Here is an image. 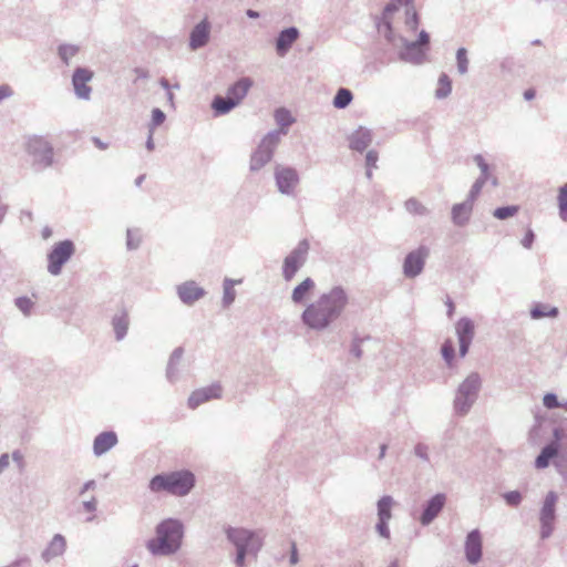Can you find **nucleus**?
Masks as SVG:
<instances>
[{
  "instance_id": "50",
  "label": "nucleus",
  "mask_w": 567,
  "mask_h": 567,
  "mask_svg": "<svg viewBox=\"0 0 567 567\" xmlns=\"http://www.w3.org/2000/svg\"><path fill=\"white\" fill-rule=\"evenodd\" d=\"M518 212L517 206H502L494 210V217L498 219H506L508 217L514 216Z\"/></svg>"
},
{
  "instance_id": "20",
  "label": "nucleus",
  "mask_w": 567,
  "mask_h": 567,
  "mask_svg": "<svg viewBox=\"0 0 567 567\" xmlns=\"http://www.w3.org/2000/svg\"><path fill=\"white\" fill-rule=\"evenodd\" d=\"M205 295L206 290L193 280L185 281L177 287V296H179V300L188 307Z\"/></svg>"
},
{
  "instance_id": "37",
  "label": "nucleus",
  "mask_w": 567,
  "mask_h": 567,
  "mask_svg": "<svg viewBox=\"0 0 567 567\" xmlns=\"http://www.w3.org/2000/svg\"><path fill=\"white\" fill-rule=\"evenodd\" d=\"M452 92V81L446 73L439 76V87L435 91V97L439 100L447 97Z\"/></svg>"
},
{
  "instance_id": "54",
  "label": "nucleus",
  "mask_w": 567,
  "mask_h": 567,
  "mask_svg": "<svg viewBox=\"0 0 567 567\" xmlns=\"http://www.w3.org/2000/svg\"><path fill=\"white\" fill-rule=\"evenodd\" d=\"M126 246L130 250H135L141 246V238L135 239L133 230L130 228L126 230Z\"/></svg>"
},
{
  "instance_id": "31",
  "label": "nucleus",
  "mask_w": 567,
  "mask_h": 567,
  "mask_svg": "<svg viewBox=\"0 0 567 567\" xmlns=\"http://www.w3.org/2000/svg\"><path fill=\"white\" fill-rule=\"evenodd\" d=\"M559 315L558 308L556 306H549V303L545 302H536L530 310V317L534 320H539L543 318H557Z\"/></svg>"
},
{
  "instance_id": "64",
  "label": "nucleus",
  "mask_w": 567,
  "mask_h": 567,
  "mask_svg": "<svg viewBox=\"0 0 567 567\" xmlns=\"http://www.w3.org/2000/svg\"><path fill=\"white\" fill-rule=\"evenodd\" d=\"M92 142L100 150H106L109 146L106 142L102 141L100 137L96 136L92 137Z\"/></svg>"
},
{
  "instance_id": "47",
  "label": "nucleus",
  "mask_w": 567,
  "mask_h": 567,
  "mask_svg": "<svg viewBox=\"0 0 567 567\" xmlns=\"http://www.w3.org/2000/svg\"><path fill=\"white\" fill-rule=\"evenodd\" d=\"M502 498L504 499L506 505L511 507L519 506L523 501V496L518 489H513L512 492H504Z\"/></svg>"
},
{
  "instance_id": "59",
  "label": "nucleus",
  "mask_w": 567,
  "mask_h": 567,
  "mask_svg": "<svg viewBox=\"0 0 567 567\" xmlns=\"http://www.w3.org/2000/svg\"><path fill=\"white\" fill-rule=\"evenodd\" d=\"M480 193H481V189L472 184V186H471V188H470V190H468V193L466 195L465 202L473 206L474 202L480 196Z\"/></svg>"
},
{
  "instance_id": "18",
  "label": "nucleus",
  "mask_w": 567,
  "mask_h": 567,
  "mask_svg": "<svg viewBox=\"0 0 567 567\" xmlns=\"http://www.w3.org/2000/svg\"><path fill=\"white\" fill-rule=\"evenodd\" d=\"M221 396V386L218 383L212 384L206 388L195 390L190 393L187 400V405L190 409H196L200 404L208 402L213 399H219Z\"/></svg>"
},
{
  "instance_id": "5",
  "label": "nucleus",
  "mask_w": 567,
  "mask_h": 567,
  "mask_svg": "<svg viewBox=\"0 0 567 567\" xmlns=\"http://www.w3.org/2000/svg\"><path fill=\"white\" fill-rule=\"evenodd\" d=\"M482 388L480 373L471 372L462 380L454 398V411L458 415H466L478 398Z\"/></svg>"
},
{
  "instance_id": "4",
  "label": "nucleus",
  "mask_w": 567,
  "mask_h": 567,
  "mask_svg": "<svg viewBox=\"0 0 567 567\" xmlns=\"http://www.w3.org/2000/svg\"><path fill=\"white\" fill-rule=\"evenodd\" d=\"M195 482L196 478L193 472L181 470L153 476L148 482V488L152 493L165 491L171 495L186 496L195 486Z\"/></svg>"
},
{
  "instance_id": "9",
  "label": "nucleus",
  "mask_w": 567,
  "mask_h": 567,
  "mask_svg": "<svg viewBox=\"0 0 567 567\" xmlns=\"http://www.w3.org/2000/svg\"><path fill=\"white\" fill-rule=\"evenodd\" d=\"M309 249L308 240L303 239L284 258V278L286 281L291 280L306 262Z\"/></svg>"
},
{
  "instance_id": "2",
  "label": "nucleus",
  "mask_w": 567,
  "mask_h": 567,
  "mask_svg": "<svg viewBox=\"0 0 567 567\" xmlns=\"http://www.w3.org/2000/svg\"><path fill=\"white\" fill-rule=\"evenodd\" d=\"M184 536V525L178 518H165L155 527V537L146 542L154 556H171L178 551Z\"/></svg>"
},
{
  "instance_id": "49",
  "label": "nucleus",
  "mask_w": 567,
  "mask_h": 567,
  "mask_svg": "<svg viewBox=\"0 0 567 567\" xmlns=\"http://www.w3.org/2000/svg\"><path fill=\"white\" fill-rule=\"evenodd\" d=\"M456 60H457L458 72L461 74H465L467 72L468 60L466 56V49L464 47H461L460 49H457Z\"/></svg>"
},
{
  "instance_id": "8",
  "label": "nucleus",
  "mask_w": 567,
  "mask_h": 567,
  "mask_svg": "<svg viewBox=\"0 0 567 567\" xmlns=\"http://www.w3.org/2000/svg\"><path fill=\"white\" fill-rule=\"evenodd\" d=\"M75 247L72 240L55 244L48 254V271L52 276L61 275L63 266L72 258Z\"/></svg>"
},
{
  "instance_id": "52",
  "label": "nucleus",
  "mask_w": 567,
  "mask_h": 567,
  "mask_svg": "<svg viewBox=\"0 0 567 567\" xmlns=\"http://www.w3.org/2000/svg\"><path fill=\"white\" fill-rule=\"evenodd\" d=\"M543 405L547 409H556L561 406V401L555 393H546L543 396Z\"/></svg>"
},
{
  "instance_id": "39",
  "label": "nucleus",
  "mask_w": 567,
  "mask_h": 567,
  "mask_svg": "<svg viewBox=\"0 0 567 567\" xmlns=\"http://www.w3.org/2000/svg\"><path fill=\"white\" fill-rule=\"evenodd\" d=\"M275 118H276V123L280 126L279 130H285L286 132H287V127L290 126L292 124V122L295 121V118L292 117L290 112L285 107H280V109L276 110Z\"/></svg>"
},
{
  "instance_id": "63",
  "label": "nucleus",
  "mask_w": 567,
  "mask_h": 567,
  "mask_svg": "<svg viewBox=\"0 0 567 567\" xmlns=\"http://www.w3.org/2000/svg\"><path fill=\"white\" fill-rule=\"evenodd\" d=\"M298 559H299L298 550H297L296 544L292 543L291 544L290 555H289V561H290V564H297Z\"/></svg>"
},
{
  "instance_id": "56",
  "label": "nucleus",
  "mask_w": 567,
  "mask_h": 567,
  "mask_svg": "<svg viewBox=\"0 0 567 567\" xmlns=\"http://www.w3.org/2000/svg\"><path fill=\"white\" fill-rule=\"evenodd\" d=\"M361 341L362 339L359 337H354L353 341L351 343L350 353L354 355L357 359H360L362 357V350H361Z\"/></svg>"
},
{
  "instance_id": "61",
  "label": "nucleus",
  "mask_w": 567,
  "mask_h": 567,
  "mask_svg": "<svg viewBox=\"0 0 567 567\" xmlns=\"http://www.w3.org/2000/svg\"><path fill=\"white\" fill-rule=\"evenodd\" d=\"M83 508L85 512L94 513L97 509V501L92 497L90 501L83 502Z\"/></svg>"
},
{
  "instance_id": "57",
  "label": "nucleus",
  "mask_w": 567,
  "mask_h": 567,
  "mask_svg": "<svg viewBox=\"0 0 567 567\" xmlns=\"http://www.w3.org/2000/svg\"><path fill=\"white\" fill-rule=\"evenodd\" d=\"M431 41V37L429 35L427 31L422 30L419 34L417 40L414 42L417 43L421 48H425L429 50V42Z\"/></svg>"
},
{
  "instance_id": "32",
  "label": "nucleus",
  "mask_w": 567,
  "mask_h": 567,
  "mask_svg": "<svg viewBox=\"0 0 567 567\" xmlns=\"http://www.w3.org/2000/svg\"><path fill=\"white\" fill-rule=\"evenodd\" d=\"M241 284V280H234L225 278L223 281V298L221 306L224 309H228L236 299L235 285Z\"/></svg>"
},
{
  "instance_id": "29",
  "label": "nucleus",
  "mask_w": 567,
  "mask_h": 567,
  "mask_svg": "<svg viewBox=\"0 0 567 567\" xmlns=\"http://www.w3.org/2000/svg\"><path fill=\"white\" fill-rule=\"evenodd\" d=\"M66 542L62 535H55L49 546L42 551L41 556L45 561L62 555L65 551Z\"/></svg>"
},
{
  "instance_id": "7",
  "label": "nucleus",
  "mask_w": 567,
  "mask_h": 567,
  "mask_svg": "<svg viewBox=\"0 0 567 567\" xmlns=\"http://www.w3.org/2000/svg\"><path fill=\"white\" fill-rule=\"evenodd\" d=\"M25 151L32 157L35 171L47 169L54 164L53 145L44 136H29L25 142Z\"/></svg>"
},
{
  "instance_id": "55",
  "label": "nucleus",
  "mask_w": 567,
  "mask_h": 567,
  "mask_svg": "<svg viewBox=\"0 0 567 567\" xmlns=\"http://www.w3.org/2000/svg\"><path fill=\"white\" fill-rule=\"evenodd\" d=\"M379 158V154L374 150H370L365 154V165L368 168H373L377 166V161Z\"/></svg>"
},
{
  "instance_id": "12",
  "label": "nucleus",
  "mask_w": 567,
  "mask_h": 567,
  "mask_svg": "<svg viewBox=\"0 0 567 567\" xmlns=\"http://www.w3.org/2000/svg\"><path fill=\"white\" fill-rule=\"evenodd\" d=\"M274 176L278 190L284 196H293L295 189L300 182L298 172L289 166L277 165Z\"/></svg>"
},
{
  "instance_id": "48",
  "label": "nucleus",
  "mask_w": 567,
  "mask_h": 567,
  "mask_svg": "<svg viewBox=\"0 0 567 567\" xmlns=\"http://www.w3.org/2000/svg\"><path fill=\"white\" fill-rule=\"evenodd\" d=\"M405 209L415 215H425L427 209L424 205H422L417 199L410 198L404 204Z\"/></svg>"
},
{
  "instance_id": "1",
  "label": "nucleus",
  "mask_w": 567,
  "mask_h": 567,
  "mask_svg": "<svg viewBox=\"0 0 567 567\" xmlns=\"http://www.w3.org/2000/svg\"><path fill=\"white\" fill-rule=\"evenodd\" d=\"M350 302V296L342 286H333L319 298L307 305L301 313L302 323L311 330L323 331L339 320Z\"/></svg>"
},
{
  "instance_id": "17",
  "label": "nucleus",
  "mask_w": 567,
  "mask_h": 567,
  "mask_svg": "<svg viewBox=\"0 0 567 567\" xmlns=\"http://www.w3.org/2000/svg\"><path fill=\"white\" fill-rule=\"evenodd\" d=\"M456 333L460 343V355L466 357L474 337V323L470 318L463 317L456 323Z\"/></svg>"
},
{
  "instance_id": "22",
  "label": "nucleus",
  "mask_w": 567,
  "mask_h": 567,
  "mask_svg": "<svg viewBox=\"0 0 567 567\" xmlns=\"http://www.w3.org/2000/svg\"><path fill=\"white\" fill-rule=\"evenodd\" d=\"M299 35L300 32L296 27H289L281 30L276 39L277 54L284 58Z\"/></svg>"
},
{
  "instance_id": "53",
  "label": "nucleus",
  "mask_w": 567,
  "mask_h": 567,
  "mask_svg": "<svg viewBox=\"0 0 567 567\" xmlns=\"http://www.w3.org/2000/svg\"><path fill=\"white\" fill-rule=\"evenodd\" d=\"M389 520L390 519L379 518V520H378V523L375 525L377 532L383 538H390V536H391L390 527H389Z\"/></svg>"
},
{
  "instance_id": "16",
  "label": "nucleus",
  "mask_w": 567,
  "mask_h": 567,
  "mask_svg": "<svg viewBox=\"0 0 567 567\" xmlns=\"http://www.w3.org/2000/svg\"><path fill=\"white\" fill-rule=\"evenodd\" d=\"M446 504V495L439 492L431 499H427L422 514L420 516V523L424 526L430 525L437 515L442 512Z\"/></svg>"
},
{
  "instance_id": "33",
  "label": "nucleus",
  "mask_w": 567,
  "mask_h": 567,
  "mask_svg": "<svg viewBox=\"0 0 567 567\" xmlns=\"http://www.w3.org/2000/svg\"><path fill=\"white\" fill-rule=\"evenodd\" d=\"M316 287V282L311 278L305 279L298 286L292 289L291 300L295 303H301L305 301L307 295L313 290Z\"/></svg>"
},
{
  "instance_id": "34",
  "label": "nucleus",
  "mask_w": 567,
  "mask_h": 567,
  "mask_svg": "<svg viewBox=\"0 0 567 567\" xmlns=\"http://www.w3.org/2000/svg\"><path fill=\"white\" fill-rule=\"evenodd\" d=\"M236 106V102H233L227 95H215L213 97L212 110L215 112V115L227 114Z\"/></svg>"
},
{
  "instance_id": "42",
  "label": "nucleus",
  "mask_w": 567,
  "mask_h": 567,
  "mask_svg": "<svg viewBox=\"0 0 567 567\" xmlns=\"http://www.w3.org/2000/svg\"><path fill=\"white\" fill-rule=\"evenodd\" d=\"M405 25L412 30L415 31L419 27V16L415 11V8L413 6V2L410 4H406L405 8Z\"/></svg>"
},
{
  "instance_id": "25",
  "label": "nucleus",
  "mask_w": 567,
  "mask_h": 567,
  "mask_svg": "<svg viewBox=\"0 0 567 567\" xmlns=\"http://www.w3.org/2000/svg\"><path fill=\"white\" fill-rule=\"evenodd\" d=\"M372 142V132L360 126L349 136V146L357 152H363Z\"/></svg>"
},
{
  "instance_id": "43",
  "label": "nucleus",
  "mask_w": 567,
  "mask_h": 567,
  "mask_svg": "<svg viewBox=\"0 0 567 567\" xmlns=\"http://www.w3.org/2000/svg\"><path fill=\"white\" fill-rule=\"evenodd\" d=\"M14 305L25 316L30 317L34 307V302L28 296H20L14 299Z\"/></svg>"
},
{
  "instance_id": "14",
  "label": "nucleus",
  "mask_w": 567,
  "mask_h": 567,
  "mask_svg": "<svg viewBox=\"0 0 567 567\" xmlns=\"http://www.w3.org/2000/svg\"><path fill=\"white\" fill-rule=\"evenodd\" d=\"M410 4L412 0H392L383 9L382 17L379 19L377 27L380 33H382L386 40L395 44V33L393 32V27L391 25V16L398 11L399 7L402 4Z\"/></svg>"
},
{
  "instance_id": "15",
  "label": "nucleus",
  "mask_w": 567,
  "mask_h": 567,
  "mask_svg": "<svg viewBox=\"0 0 567 567\" xmlns=\"http://www.w3.org/2000/svg\"><path fill=\"white\" fill-rule=\"evenodd\" d=\"M93 78V72L86 68H76L71 78L74 94L80 100H89L91 96L92 89L87 85V82Z\"/></svg>"
},
{
  "instance_id": "45",
  "label": "nucleus",
  "mask_w": 567,
  "mask_h": 567,
  "mask_svg": "<svg viewBox=\"0 0 567 567\" xmlns=\"http://www.w3.org/2000/svg\"><path fill=\"white\" fill-rule=\"evenodd\" d=\"M441 353L449 367H452L455 357V348L450 339L442 343Z\"/></svg>"
},
{
  "instance_id": "21",
  "label": "nucleus",
  "mask_w": 567,
  "mask_h": 567,
  "mask_svg": "<svg viewBox=\"0 0 567 567\" xmlns=\"http://www.w3.org/2000/svg\"><path fill=\"white\" fill-rule=\"evenodd\" d=\"M212 25L207 19L197 23L189 33L190 50H199L206 45L210 38Z\"/></svg>"
},
{
  "instance_id": "60",
  "label": "nucleus",
  "mask_w": 567,
  "mask_h": 567,
  "mask_svg": "<svg viewBox=\"0 0 567 567\" xmlns=\"http://www.w3.org/2000/svg\"><path fill=\"white\" fill-rule=\"evenodd\" d=\"M565 434V431L561 427H554L553 429V436L554 439L549 443H556V446L560 447V441L563 440Z\"/></svg>"
},
{
  "instance_id": "26",
  "label": "nucleus",
  "mask_w": 567,
  "mask_h": 567,
  "mask_svg": "<svg viewBox=\"0 0 567 567\" xmlns=\"http://www.w3.org/2000/svg\"><path fill=\"white\" fill-rule=\"evenodd\" d=\"M111 326L113 328L115 339L117 341L124 339L130 327V317L127 311L125 309H121L118 312H116L112 317Z\"/></svg>"
},
{
  "instance_id": "58",
  "label": "nucleus",
  "mask_w": 567,
  "mask_h": 567,
  "mask_svg": "<svg viewBox=\"0 0 567 567\" xmlns=\"http://www.w3.org/2000/svg\"><path fill=\"white\" fill-rule=\"evenodd\" d=\"M534 241H535V233L533 229L529 228L527 230V233L525 234V237L522 240V245L526 249H530L534 245Z\"/></svg>"
},
{
  "instance_id": "10",
  "label": "nucleus",
  "mask_w": 567,
  "mask_h": 567,
  "mask_svg": "<svg viewBox=\"0 0 567 567\" xmlns=\"http://www.w3.org/2000/svg\"><path fill=\"white\" fill-rule=\"evenodd\" d=\"M431 250L426 246H420L415 250L406 254L402 265V271L405 278L413 279L423 271Z\"/></svg>"
},
{
  "instance_id": "36",
  "label": "nucleus",
  "mask_w": 567,
  "mask_h": 567,
  "mask_svg": "<svg viewBox=\"0 0 567 567\" xmlns=\"http://www.w3.org/2000/svg\"><path fill=\"white\" fill-rule=\"evenodd\" d=\"M353 100V94L348 89H339L333 97L332 104L337 109H346Z\"/></svg>"
},
{
  "instance_id": "40",
  "label": "nucleus",
  "mask_w": 567,
  "mask_h": 567,
  "mask_svg": "<svg viewBox=\"0 0 567 567\" xmlns=\"http://www.w3.org/2000/svg\"><path fill=\"white\" fill-rule=\"evenodd\" d=\"M559 217L567 221V183L558 188L557 195Z\"/></svg>"
},
{
  "instance_id": "28",
  "label": "nucleus",
  "mask_w": 567,
  "mask_h": 567,
  "mask_svg": "<svg viewBox=\"0 0 567 567\" xmlns=\"http://www.w3.org/2000/svg\"><path fill=\"white\" fill-rule=\"evenodd\" d=\"M472 210H473V206L466 202H463L461 204H455L452 207V212H451L453 224L456 226H460V227L465 226L470 220Z\"/></svg>"
},
{
  "instance_id": "62",
  "label": "nucleus",
  "mask_w": 567,
  "mask_h": 567,
  "mask_svg": "<svg viewBox=\"0 0 567 567\" xmlns=\"http://www.w3.org/2000/svg\"><path fill=\"white\" fill-rule=\"evenodd\" d=\"M12 91L7 84L0 85V102L9 96H11Z\"/></svg>"
},
{
  "instance_id": "35",
  "label": "nucleus",
  "mask_w": 567,
  "mask_h": 567,
  "mask_svg": "<svg viewBox=\"0 0 567 567\" xmlns=\"http://www.w3.org/2000/svg\"><path fill=\"white\" fill-rule=\"evenodd\" d=\"M80 47L72 43H62L58 47V55L65 65H70V60L79 53Z\"/></svg>"
},
{
  "instance_id": "23",
  "label": "nucleus",
  "mask_w": 567,
  "mask_h": 567,
  "mask_svg": "<svg viewBox=\"0 0 567 567\" xmlns=\"http://www.w3.org/2000/svg\"><path fill=\"white\" fill-rule=\"evenodd\" d=\"M251 85H252L251 78L243 76L229 85L226 95L233 102H236V105L238 106L243 102V100H245V97L248 95L249 89Z\"/></svg>"
},
{
  "instance_id": "46",
  "label": "nucleus",
  "mask_w": 567,
  "mask_h": 567,
  "mask_svg": "<svg viewBox=\"0 0 567 567\" xmlns=\"http://www.w3.org/2000/svg\"><path fill=\"white\" fill-rule=\"evenodd\" d=\"M544 422L545 420L543 416H538V414L534 416V426L529 431V439L534 443H536L542 436Z\"/></svg>"
},
{
  "instance_id": "27",
  "label": "nucleus",
  "mask_w": 567,
  "mask_h": 567,
  "mask_svg": "<svg viewBox=\"0 0 567 567\" xmlns=\"http://www.w3.org/2000/svg\"><path fill=\"white\" fill-rule=\"evenodd\" d=\"M558 452L559 450L556 446V443H547L537 454L536 461H534V466H536L537 470H544L548 467L550 461L557 457Z\"/></svg>"
},
{
  "instance_id": "44",
  "label": "nucleus",
  "mask_w": 567,
  "mask_h": 567,
  "mask_svg": "<svg viewBox=\"0 0 567 567\" xmlns=\"http://www.w3.org/2000/svg\"><path fill=\"white\" fill-rule=\"evenodd\" d=\"M165 120L166 114L164 113V111H162L158 107H154L152 110V117L147 125V130L151 131V133H154L155 128L161 126Z\"/></svg>"
},
{
  "instance_id": "13",
  "label": "nucleus",
  "mask_w": 567,
  "mask_h": 567,
  "mask_svg": "<svg viewBox=\"0 0 567 567\" xmlns=\"http://www.w3.org/2000/svg\"><path fill=\"white\" fill-rule=\"evenodd\" d=\"M395 43L402 44V50L399 52L400 60L412 63V64H422L425 61L426 58V49H423V47H419L417 43L413 41H408L402 35L394 34Z\"/></svg>"
},
{
  "instance_id": "11",
  "label": "nucleus",
  "mask_w": 567,
  "mask_h": 567,
  "mask_svg": "<svg viewBox=\"0 0 567 567\" xmlns=\"http://www.w3.org/2000/svg\"><path fill=\"white\" fill-rule=\"evenodd\" d=\"M557 498L556 492H549L543 502V506L539 512V535L542 539L549 538L554 532V522L556 518L555 506Z\"/></svg>"
},
{
  "instance_id": "19",
  "label": "nucleus",
  "mask_w": 567,
  "mask_h": 567,
  "mask_svg": "<svg viewBox=\"0 0 567 567\" xmlns=\"http://www.w3.org/2000/svg\"><path fill=\"white\" fill-rule=\"evenodd\" d=\"M465 558L470 564H476L482 558V536L478 529H474L466 535Z\"/></svg>"
},
{
  "instance_id": "51",
  "label": "nucleus",
  "mask_w": 567,
  "mask_h": 567,
  "mask_svg": "<svg viewBox=\"0 0 567 567\" xmlns=\"http://www.w3.org/2000/svg\"><path fill=\"white\" fill-rule=\"evenodd\" d=\"M414 455L422 462L430 463L431 458L429 457V444L424 442L416 443L414 446Z\"/></svg>"
},
{
  "instance_id": "24",
  "label": "nucleus",
  "mask_w": 567,
  "mask_h": 567,
  "mask_svg": "<svg viewBox=\"0 0 567 567\" xmlns=\"http://www.w3.org/2000/svg\"><path fill=\"white\" fill-rule=\"evenodd\" d=\"M117 444V435L113 431L102 432L93 441V453L96 457L105 455L113 446Z\"/></svg>"
},
{
  "instance_id": "41",
  "label": "nucleus",
  "mask_w": 567,
  "mask_h": 567,
  "mask_svg": "<svg viewBox=\"0 0 567 567\" xmlns=\"http://www.w3.org/2000/svg\"><path fill=\"white\" fill-rule=\"evenodd\" d=\"M473 161L481 171L478 178H483V181L487 183L492 175L491 166L486 163V159L483 157L482 154H475Z\"/></svg>"
},
{
  "instance_id": "30",
  "label": "nucleus",
  "mask_w": 567,
  "mask_h": 567,
  "mask_svg": "<svg viewBox=\"0 0 567 567\" xmlns=\"http://www.w3.org/2000/svg\"><path fill=\"white\" fill-rule=\"evenodd\" d=\"M184 350L183 348H177L173 351L169 357L166 367V379L174 384L178 380V365L183 359Z\"/></svg>"
},
{
  "instance_id": "3",
  "label": "nucleus",
  "mask_w": 567,
  "mask_h": 567,
  "mask_svg": "<svg viewBox=\"0 0 567 567\" xmlns=\"http://www.w3.org/2000/svg\"><path fill=\"white\" fill-rule=\"evenodd\" d=\"M227 540L235 546V566L246 567L247 556L257 558L258 553L264 546V534L257 530L246 529V527H225Z\"/></svg>"
},
{
  "instance_id": "38",
  "label": "nucleus",
  "mask_w": 567,
  "mask_h": 567,
  "mask_svg": "<svg viewBox=\"0 0 567 567\" xmlns=\"http://www.w3.org/2000/svg\"><path fill=\"white\" fill-rule=\"evenodd\" d=\"M393 507V497L383 496L378 502V518L391 519V508Z\"/></svg>"
},
{
  "instance_id": "6",
  "label": "nucleus",
  "mask_w": 567,
  "mask_h": 567,
  "mask_svg": "<svg viewBox=\"0 0 567 567\" xmlns=\"http://www.w3.org/2000/svg\"><path fill=\"white\" fill-rule=\"evenodd\" d=\"M287 135L286 130H274L267 133L257 147L250 154V172L256 173L269 164L276 148L280 144L281 137Z\"/></svg>"
}]
</instances>
